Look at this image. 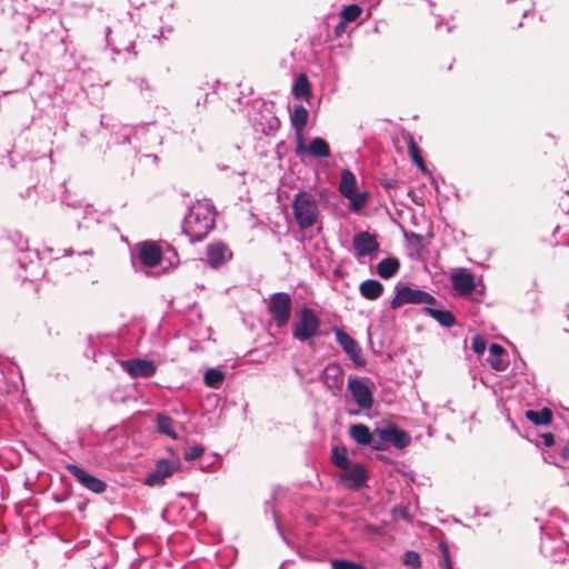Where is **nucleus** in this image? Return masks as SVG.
Masks as SVG:
<instances>
[{
  "label": "nucleus",
  "instance_id": "72a5a7b5",
  "mask_svg": "<svg viewBox=\"0 0 569 569\" xmlns=\"http://www.w3.org/2000/svg\"><path fill=\"white\" fill-rule=\"evenodd\" d=\"M361 12L362 9L358 4H349L341 10L340 17L345 22H352L360 17Z\"/></svg>",
  "mask_w": 569,
  "mask_h": 569
},
{
  "label": "nucleus",
  "instance_id": "6ab92c4d",
  "mask_svg": "<svg viewBox=\"0 0 569 569\" xmlns=\"http://www.w3.org/2000/svg\"><path fill=\"white\" fill-rule=\"evenodd\" d=\"M231 258L229 248L222 242L211 243L207 247V261L212 268H219Z\"/></svg>",
  "mask_w": 569,
  "mask_h": 569
},
{
  "label": "nucleus",
  "instance_id": "f03ea898",
  "mask_svg": "<svg viewBox=\"0 0 569 569\" xmlns=\"http://www.w3.org/2000/svg\"><path fill=\"white\" fill-rule=\"evenodd\" d=\"M293 217L301 229L312 227L319 216L318 203L312 194L300 191L292 201Z\"/></svg>",
  "mask_w": 569,
  "mask_h": 569
},
{
  "label": "nucleus",
  "instance_id": "20e7f679",
  "mask_svg": "<svg viewBox=\"0 0 569 569\" xmlns=\"http://www.w3.org/2000/svg\"><path fill=\"white\" fill-rule=\"evenodd\" d=\"M320 329V319L317 313L305 307L299 312V319L292 327V337L305 342L318 336Z\"/></svg>",
  "mask_w": 569,
  "mask_h": 569
},
{
  "label": "nucleus",
  "instance_id": "5fc2aeb1",
  "mask_svg": "<svg viewBox=\"0 0 569 569\" xmlns=\"http://www.w3.org/2000/svg\"><path fill=\"white\" fill-rule=\"evenodd\" d=\"M528 12H529L528 10H525L523 11V17H526L528 14Z\"/></svg>",
  "mask_w": 569,
  "mask_h": 569
},
{
  "label": "nucleus",
  "instance_id": "f704fd0d",
  "mask_svg": "<svg viewBox=\"0 0 569 569\" xmlns=\"http://www.w3.org/2000/svg\"><path fill=\"white\" fill-rule=\"evenodd\" d=\"M350 201L351 210L359 212L367 203L369 199V192L363 191L360 193L355 192L353 196L347 198Z\"/></svg>",
  "mask_w": 569,
  "mask_h": 569
},
{
  "label": "nucleus",
  "instance_id": "a878e982",
  "mask_svg": "<svg viewBox=\"0 0 569 569\" xmlns=\"http://www.w3.org/2000/svg\"><path fill=\"white\" fill-rule=\"evenodd\" d=\"M308 153L319 159L328 158L330 157L329 143L323 138L316 137L308 144Z\"/></svg>",
  "mask_w": 569,
  "mask_h": 569
},
{
  "label": "nucleus",
  "instance_id": "2eb2a0df",
  "mask_svg": "<svg viewBox=\"0 0 569 569\" xmlns=\"http://www.w3.org/2000/svg\"><path fill=\"white\" fill-rule=\"evenodd\" d=\"M122 367L131 377L149 378L156 373V366L152 360L131 359L124 361Z\"/></svg>",
  "mask_w": 569,
  "mask_h": 569
},
{
  "label": "nucleus",
  "instance_id": "473e14b6",
  "mask_svg": "<svg viewBox=\"0 0 569 569\" xmlns=\"http://www.w3.org/2000/svg\"><path fill=\"white\" fill-rule=\"evenodd\" d=\"M408 148H409V154L411 157V160L413 161V163L422 171V172H426L427 171V168H426V164H425V161H423V158L420 153V150H419V147L418 144L416 143V141L413 140L412 137L409 138V142H408Z\"/></svg>",
  "mask_w": 569,
  "mask_h": 569
},
{
  "label": "nucleus",
  "instance_id": "c03bdc74",
  "mask_svg": "<svg viewBox=\"0 0 569 569\" xmlns=\"http://www.w3.org/2000/svg\"><path fill=\"white\" fill-rule=\"evenodd\" d=\"M380 186L386 190H390L396 186V181L392 179H381Z\"/></svg>",
  "mask_w": 569,
  "mask_h": 569
},
{
  "label": "nucleus",
  "instance_id": "2f4dec72",
  "mask_svg": "<svg viewBox=\"0 0 569 569\" xmlns=\"http://www.w3.org/2000/svg\"><path fill=\"white\" fill-rule=\"evenodd\" d=\"M331 460L332 463L340 469L347 470L349 468L347 450L343 447H335L332 449Z\"/></svg>",
  "mask_w": 569,
  "mask_h": 569
},
{
  "label": "nucleus",
  "instance_id": "864d4df0",
  "mask_svg": "<svg viewBox=\"0 0 569 569\" xmlns=\"http://www.w3.org/2000/svg\"><path fill=\"white\" fill-rule=\"evenodd\" d=\"M124 142L130 143V139H129V137H127V136L124 137Z\"/></svg>",
  "mask_w": 569,
  "mask_h": 569
},
{
  "label": "nucleus",
  "instance_id": "f3484780",
  "mask_svg": "<svg viewBox=\"0 0 569 569\" xmlns=\"http://www.w3.org/2000/svg\"><path fill=\"white\" fill-rule=\"evenodd\" d=\"M453 289L461 296H468L475 289V279L471 272L465 268H460L451 276Z\"/></svg>",
  "mask_w": 569,
  "mask_h": 569
},
{
  "label": "nucleus",
  "instance_id": "c9c22d12",
  "mask_svg": "<svg viewBox=\"0 0 569 569\" xmlns=\"http://www.w3.org/2000/svg\"><path fill=\"white\" fill-rule=\"evenodd\" d=\"M403 563L411 569H418L421 567V558L416 551H407L403 556Z\"/></svg>",
  "mask_w": 569,
  "mask_h": 569
},
{
  "label": "nucleus",
  "instance_id": "423d86ee",
  "mask_svg": "<svg viewBox=\"0 0 569 569\" xmlns=\"http://www.w3.org/2000/svg\"><path fill=\"white\" fill-rule=\"evenodd\" d=\"M378 442L381 445V450L393 445L397 449H405L411 442L410 435L398 428L395 423H388L382 428H378Z\"/></svg>",
  "mask_w": 569,
  "mask_h": 569
},
{
  "label": "nucleus",
  "instance_id": "58836bf2",
  "mask_svg": "<svg viewBox=\"0 0 569 569\" xmlns=\"http://www.w3.org/2000/svg\"><path fill=\"white\" fill-rule=\"evenodd\" d=\"M332 569H363V567L347 560H335L332 561Z\"/></svg>",
  "mask_w": 569,
  "mask_h": 569
},
{
  "label": "nucleus",
  "instance_id": "ea45409f",
  "mask_svg": "<svg viewBox=\"0 0 569 569\" xmlns=\"http://www.w3.org/2000/svg\"><path fill=\"white\" fill-rule=\"evenodd\" d=\"M391 512H392L393 517H399V518H401L403 520H407V521L410 520L409 510L406 507L397 506V507H395L392 509Z\"/></svg>",
  "mask_w": 569,
  "mask_h": 569
},
{
  "label": "nucleus",
  "instance_id": "9b49d317",
  "mask_svg": "<svg viewBox=\"0 0 569 569\" xmlns=\"http://www.w3.org/2000/svg\"><path fill=\"white\" fill-rule=\"evenodd\" d=\"M350 437L360 446H368L372 450L380 451L381 445L378 442V428L373 432L363 423H355L350 427Z\"/></svg>",
  "mask_w": 569,
  "mask_h": 569
},
{
  "label": "nucleus",
  "instance_id": "f257e3e1",
  "mask_svg": "<svg viewBox=\"0 0 569 569\" xmlns=\"http://www.w3.org/2000/svg\"><path fill=\"white\" fill-rule=\"evenodd\" d=\"M216 222L214 207L207 201H197L183 219L182 230L190 242L202 241L213 229Z\"/></svg>",
  "mask_w": 569,
  "mask_h": 569
},
{
  "label": "nucleus",
  "instance_id": "4be33fe9",
  "mask_svg": "<svg viewBox=\"0 0 569 569\" xmlns=\"http://www.w3.org/2000/svg\"><path fill=\"white\" fill-rule=\"evenodd\" d=\"M339 192L345 198H350L357 192V179L349 169H343L340 177Z\"/></svg>",
  "mask_w": 569,
  "mask_h": 569
},
{
  "label": "nucleus",
  "instance_id": "9d476101",
  "mask_svg": "<svg viewBox=\"0 0 569 569\" xmlns=\"http://www.w3.org/2000/svg\"><path fill=\"white\" fill-rule=\"evenodd\" d=\"M20 268L26 274H20L23 280L33 281L39 276H47L48 271H42L40 266V258L36 251L26 250L18 258Z\"/></svg>",
  "mask_w": 569,
  "mask_h": 569
},
{
  "label": "nucleus",
  "instance_id": "a19ab883",
  "mask_svg": "<svg viewBox=\"0 0 569 569\" xmlns=\"http://www.w3.org/2000/svg\"><path fill=\"white\" fill-rule=\"evenodd\" d=\"M441 549L443 553V567L442 569H453L448 547L445 543H441Z\"/></svg>",
  "mask_w": 569,
  "mask_h": 569
},
{
  "label": "nucleus",
  "instance_id": "a211bd4d",
  "mask_svg": "<svg viewBox=\"0 0 569 569\" xmlns=\"http://www.w3.org/2000/svg\"><path fill=\"white\" fill-rule=\"evenodd\" d=\"M138 257L143 266L153 268L161 261V250L154 242L146 241L139 246Z\"/></svg>",
  "mask_w": 569,
  "mask_h": 569
},
{
  "label": "nucleus",
  "instance_id": "1a4fd4ad",
  "mask_svg": "<svg viewBox=\"0 0 569 569\" xmlns=\"http://www.w3.org/2000/svg\"><path fill=\"white\" fill-rule=\"evenodd\" d=\"M66 469L76 478V480L86 489L93 493H102L107 489V483L101 479L88 473L81 467L74 463H68Z\"/></svg>",
  "mask_w": 569,
  "mask_h": 569
},
{
  "label": "nucleus",
  "instance_id": "7c9ffc66",
  "mask_svg": "<svg viewBox=\"0 0 569 569\" xmlns=\"http://www.w3.org/2000/svg\"><path fill=\"white\" fill-rule=\"evenodd\" d=\"M224 380V373L216 368H210L204 372L203 381L207 387L218 389Z\"/></svg>",
  "mask_w": 569,
  "mask_h": 569
},
{
  "label": "nucleus",
  "instance_id": "37998d69",
  "mask_svg": "<svg viewBox=\"0 0 569 569\" xmlns=\"http://www.w3.org/2000/svg\"><path fill=\"white\" fill-rule=\"evenodd\" d=\"M541 439L546 447H551L555 443V437L550 432L542 433Z\"/></svg>",
  "mask_w": 569,
  "mask_h": 569
},
{
  "label": "nucleus",
  "instance_id": "4468645a",
  "mask_svg": "<svg viewBox=\"0 0 569 569\" xmlns=\"http://www.w3.org/2000/svg\"><path fill=\"white\" fill-rule=\"evenodd\" d=\"M253 127L256 131L270 136L280 128V120L272 112L271 108L267 107L259 117L253 118Z\"/></svg>",
  "mask_w": 569,
  "mask_h": 569
},
{
  "label": "nucleus",
  "instance_id": "39448f33",
  "mask_svg": "<svg viewBox=\"0 0 569 569\" xmlns=\"http://www.w3.org/2000/svg\"><path fill=\"white\" fill-rule=\"evenodd\" d=\"M292 300L287 292H276L270 296L268 312L277 327L282 328L288 325L291 317Z\"/></svg>",
  "mask_w": 569,
  "mask_h": 569
},
{
  "label": "nucleus",
  "instance_id": "cd10ccee",
  "mask_svg": "<svg viewBox=\"0 0 569 569\" xmlns=\"http://www.w3.org/2000/svg\"><path fill=\"white\" fill-rule=\"evenodd\" d=\"M526 418L536 426L549 425L552 420V412L548 408L541 410H528L526 411Z\"/></svg>",
  "mask_w": 569,
  "mask_h": 569
},
{
  "label": "nucleus",
  "instance_id": "b1692460",
  "mask_svg": "<svg viewBox=\"0 0 569 569\" xmlns=\"http://www.w3.org/2000/svg\"><path fill=\"white\" fill-rule=\"evenodd\" d=\"M505 349L498 343H491L489 347L488 362L492 369L503 371L508 367V361L503 359Z\"/></svg>",
  "mask_w": 569,
  "mask_h": 569
},
{
  "label": "nucleus",
  "instance_id": "09e8293b",
  "mask_svg": "<svg viewBox=\"0 0 569 569\" xmlns=\"http://www.w3.org/2000/svg\"><path fill=\"white\" fill-rule=\"evenodd\" d=\"M78 256H93V251L90 249V250H84V251H80L78 252Z\"/></svg>",
  "mask_w": 569,
  "mask_h": 569
},
{
  "label": "nucleus",
  "instance_id": "4c0bfd02",
  "mask_svg": "<svg viewBox=\"0 0 569 569\" xmlns=\"http://www.w3.org/2000/svg\"><path fill=\"white\" fill-rule=\"evenodd\" d=\"M486 348H487V342L482 336L477 335L472 338V350L477 355H482L486 351Z\"/></svg>",
  "mask_w": 569,
  "mask_h": 569
},
{
  "label": "nucleus",
  "instance_id": "8fccbe9b",
  "mask_svg": "<svg viewBox=\"0 0 569 569\" xmlns=\"http://www.w3.org/2000/svg\"><path fill=\"white\" fill-rule=\"evenodd\" d=\"M72 254H74V251L72 249H64L63 250V256L64 257H70Z\"/></svg>",
  "mask_w": 569,
  "mask_h": 569
},
{
  "label": "nucleus",
  "instance_id": "5701e85b",
  "mask_svg": "<svg viewBox=\"0 0 569 569\" xmlns=\"http://www.w3.org/2000/svg\"><path fill=\"white\" fill-rule=\"evenodd\" d=\"M360 295L368 300L378 299L383 292V286L380 281L375 279H368L361 282L359 286Z\"/></svg>",
  "mask_w": 569,
  "mask_h": 569
},
{
  "label": "nucleus",
  "instance_id": "dca6fc26",
  "mask_svg": "<svg viewBox=\"0 0 569 569\" xmlns=\"http://www.w3.org/2000/svg\"><path fill=\"white\" fill-rule=\"evenodd\" d=\"M177 469V465L170 462L166 459H160L153 471H151L147 479L146 485L148 486H161L164 483V480L170 477L173 471Z\"/></svg>",
  "mask_w": 569,
  "mask_h": 569
},
{
  "label": "nucleus",
  "instance_id": "7ed1b4c3",
  "mask_svg": "<svg viewBox=\"0 0 569 569\" xmlns=\"http://www.w3.org/2000/svg\"><path fill=\"white\" fill-rule=\"evenodd\" d=\"M396 291V296L390 302L392 309H398L403 305H426L428 307L436 303V298L431 293L418 288L398 284Z\"/></svg>",
  "mask_w": 569,
  "mask_h": 569
},
{
  "label": "nucleus",
  "instance_id": "f8f14e48",
  "mask_svg": "<svg viewBox=\"0 0 569 569\" xmlns=\"http://www.w3.org/2000/svg\"><path fill=\"white\" fill-rule=\"evenodd\" d=\"M352 246L357 258L367 257L379 249L376 236L367 231L356 233L352 238Z\"/></svg>",
  "mask_w": 569,
  "mask_h": 569
},
{
  "label": "nucleus",
  "instance_id": "6e6552de",
  "mask_svg": "<svg viewBox=\"0 0 569 569\" xmlns=\"http://www.w3.org/2000/svg\"><path fill=\"white\" fill-rule=\"evenodd\" d=\"M348 390L359 408L368 410L372 408L373 396L371 389L363 379L350 377L348 380Z\"/></svg>",
  "mask_w": 569,
  "mask_h": 569
},
{
  "label": "nucleus",
  "instance_id": "0eeeda50",
  "mask_svg": "<svg viewBox=\"0 0 569 569\" xmlns=\"http://www.w3.org/2000/svg\"><path fill=\"white\" fill-rule=\"evenodd\" d=\"M336 340L342 348V350L348 355L350 360L358 367H362L366 365V359L362 356V350L357 342L349 333L343 331L341 328L333 329Z\"/></svg>",
  "mask_w": 569,
  "mask_h": 569
},
{
  "label": "nucleus",
  "instance_id": "a18cd8bd",
  "mask_svg": "<svg viewBox=\"0 0 569 569\" xmlns=\"http://www.w3.org/2000/svg\"><path fill=\"white\" fill-rule=\"evenodd\" d=\"M345 23H346V22L342 20V21H340V22L335 27L333 32H335V34H336L337 37H340V36L346 31V26H345Z\"/></svg>",
  "mask_w": 569,
  "mask_h": 569
},
{
  "label": "nucleus",
  "instance_id": "c85d7f7f",
  "mask_svg": "<svg viewBox=\"0 0 569 569\" xmlns=\"http://www.w3.org/2000/svg\"><path fill=\"white\" fill-rule=\"evenodd\" d=\"M292 93L297 99H308L311 90L306 74H299L292 86Z\"/></svg>",
  "mask_w": 569,
  "mask_h": 569
},
{
  "label": "nucleus",
  "instance_id": "de8ad7c7",
  "mask_svg": "<svg viewBox=\"0 0 569 569\" xmlns=\"http://www.w3.org/2000/svg\"><path fill=\"white\" fill-rule=\"evenodd\" d=\"M110 33H111V29L108 27V28L106 29V40H107V44L111 47V46H113V42H112V40L110 39Z\"/></svg>",
  "mask_w": 569,
  "mask_h": 569
},
{
  "label": "nucleus",
  "instance_id": "412c9836",
  "mask_svg": "<svg viewBox=\"0 0 569 569\" xmlns=\"http://www.w3.org/2000/svg\"><path fill=\"white\" fill-rule=\"evenodd\" d=\"M423 311L445 328H451L456 325V318L449 310L436 309L428 306L423 308Z\"/></svg>",
  "mask_w": 569,
  "mask_h": 569
},
{
  "label": "nucleus",
  "instance_id": "49530a36",
  "mask_svg": "<svg viewBox=\"0 0 569 569\" xmlns=\"http://www.w3.org/2000/svg\"><path fill=\"white\" fill-rule=\"evenodd\" d=\"M560 456L561 458L567 461L569 459V447L568 446H563L560 450Z\"/></svg>",
  "mask_w": 569,
  "mask_h": 569
},
{
  "label": "nucleus",
  "instance_id": "c756f323",
  "mask_svg": "<svg viewBox=\"0 0 569 569\" xmlns=\"http://www.w3.org/2000/svg\"><path fill=\"white\" fill-rule=\"evenodd\" d=\"M157 429L160 433L167 435L172 439H178V435L173 429V419L164 413L157 416Z\"/></svg>",
  "mask_w": 569,
  "mask_h": 569
},
{
  "label": "nucleus",
  "instance_id": "ddd939ff",
  "mask_svg": "<svg viewBox=\"0 0 569 569\" xmlns=\"http://www.w3.org/2000/svg\"><path fill=\"white\" fill-rule=\"evenodd\" d=\"M367 481V470L363 465L357 463L341 476V483L349 490L361 489Z\"/></svg>",
  "mask_w": 569,
  "mask_h": 569
},
{
  "label": "nucleus",
  "instance_id": "3c124183",
  "mask_svg": "<svg viewBox=\"0 0 569 569\" xmlns=\"http://www.w3.org/2000/svg\"><path fill=\"white\" fill-rule=\"evenodd\" d=\"M133 44H134V43H133V41H131V42L127 46L126 50L130 52V51H131V49L133 48Z\"/></svg>",
  "mask_w": 569,
  "mask_h": 569
},
{
  "label": "nucleus",
  "instance_id": "e433bc0d",
  "mask_svg": "<svg viewBox=\"0 0 569 569\" xmlns=\"http://www.w3.org/2000/svg\"><path fill=\"white\" fill-rule=\"evenodd\" d=\"M204 452V448L201 445H196L183 452V458L187 461H192L200 458Z\"/></svg>",
  "mask_w": 569,
  "mask_h": 569
},
{
  "label": "nucleus",
  "instance_id": "393cba45",
  "mask_svg": "<svg viewBox=\"0 0 569 569\" xmlns=\"http://www.w3.org/2000/svg\"><path fill=\"white\" fill-rule=\"evenodd\" d=\"M400 268V262L397 258H385L377 264V273L382 279L392 278Z\"/></svg>",
  "mask_w": 569,
  "mask_h": 569
},
{
  "label": "nucleus",
  "instance_id": "bb28decb",
  "mask_svg": "<svg viewBox=\"0 0 569 569\" xmlns=\"http://www.w3.org/2000/svg\"><path fill=\"white\" fill-rule=\"evenodd\" d=\"M309 112L303 106H296L291 116V126L297 133H301L307 124Z\"/></svg>",
  "mask_w": 569,
  "mask_h": 569
},
{
  "label": "nucleus",
  "instance_id": "aec40b11",
  "mask_svg": "<svg viewBox=\"0 0 569 569\" xmlns=\"http://www.w3.org/2000/svg\"><path fill=\"white\" fill-rule=\"evenodd\" d=\"M320 380L329 388H340L343 383V370L336 363L330 362L321 372Z\"/></svg>",
  "mask_w": 569,
  "mask_h": 569
},
{
  "label": "nucleus",
  "instance_id": "79ce46f5",
  "mask_svg": "<svg viewBox=\"0 0 569 569\" xmlns=\"http://www.w3.org/2000/svg\"><path fill=\"white\" fill-rule=\"evenodd\" d=\"M308 152V146L305 144L301 133H298V142L296 146V153L301 156Z\"/></svg>",
  "mask_w": 569,
  "mask_h": 569
},
{
  "label": "nucleus",
  "instance_id": "603ef678",
  "mask_svg": "<svg viewBox=\"0 0 569 569\" xmlns=\"http://www.w3.org/2000/svg\"><path fill=\"white\" fill-rule=\"evenodd\" d=\"M565 312H566V317L568 318L569 320V306L565 309Z\"/></svg>",
  "mask_w": 569,
  "mask_h": 569
}]
</instances>
